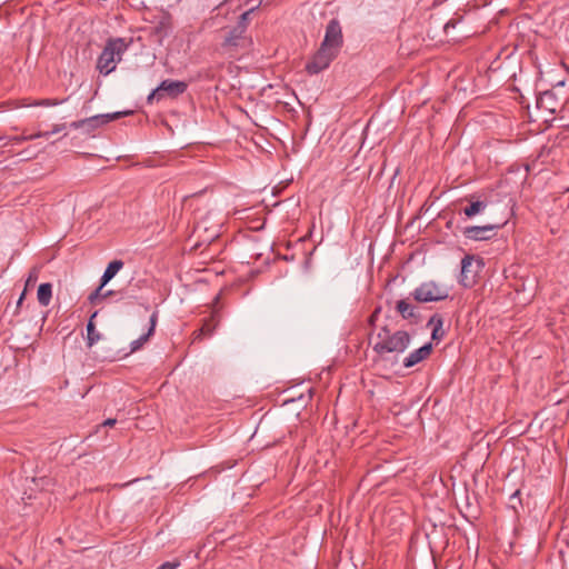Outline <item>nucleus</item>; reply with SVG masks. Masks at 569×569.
Wrapping results in <instances>:
<instances>
[{
    "instance_id": "obj_29",
    "label": "nucleus",
    "mask_w": 569,
    "mask_h": 569,
    "mask_svg": "<svg viewBox=\"0 0 569 569\" xmlns=\"http://www.w3.org/2000/svg\"><path fill=\"white\" fill-rule=\"evenodd\" d=\"M27 290H23L20 295L18 301H17V308H19L22 305L23 299L26 298Z\"/></svg>"
},
{
    "instance_id": "obj_27",
    "label": "nucleus",
    "mask_w": 569,
    "mask_h": 569,
    "mask_svg": "<svg viewBox=\"0 0 569 569\" xmlns=\"http://www.w3.org/2000/svg\"><path fill=\"white\" fill-rule=\"evenodd\" d=\"M381 312V307H377L373 312L371 313V316L369 317V325L372 327L375 326L376 321L378 320V317Z\"/></svg>"
},
{
    "instance_id": "obj_6",
    "label": "nucleus",
    "mask_w": 569,
    "mask_h": 569,
    "mask_svg": "<svg viewBox=\"0 0 569 569\" xmlns=\"http://www.w3.org/2000/svg\"><path fill=\"white\" fill-rule=\"evenodd\" d=\"M342 43L343 37L340 22L337 19H331L326 27V33L321 42V47L339 53Z\"/></svg>"
},
{
    "instance_id": "obj_11",
    "label": "nucleus",
    "mask_w": 569,
    "mask_h": 569,
    "mask_svg": "<svg viewBox=\"0 0 569 569\" xmlns=\"http://www.w3.org/2000/svg\"><path fill=\"white\" fill-rule=\"evenodd\" d=\"M157 320H158V312L154 311L151 317H150V327L148 329V331L146 333H143L142 336H140L138 339L133 340L131 343H130V352H136L138 351L139 349L142 348V346L150 339V337L153 335L154 332V329H156V325H157Z\"/></svg>"
},
{
    "instance_id": "obj_30",
    "label": "nucleus",
    "mask_w": 569,
    "mask_h": 569,
    "mask_svg": "<svg viewBox=\"0 0 569 569\" xmlns=\"http://www.w3.org/2000/svg\"><path fill=\"white\" fill-rule=\"evenodd\" d=\"M117 422L116 419H107L104 422H103V426H108V427H112L114 423Z\"/></svg>"
},
{
    "instance_id": "obj_10",
    "label": "nucleus",
    "mask_w": 569,
    "mask_h": 569,
    "mask_svg": "<svg viewBox=\"0 0 569 569\" xmlns=\"http://www.w3.org/2000/svg\"><path fill=\"white\" fill-rule=\"evenodd\" d=\"M431 350H432V345L426 343L422 347H420L419 349L410 352L403 359V367L411 368V367L418 365L419 362H421L422 360L427 359L430 356Z\"/></svg>"
},
{
    "instance_id": "obj_7",
    "label": "nucleus",
    "mask_w": 569,
    "mask_h": 569,
    "mask_svg": "<svg viewBox=\"0 0 569 569\" xmlns=\"http://www.w3.org/2000/svg\"><path fill=\"white\" fill-rule=\"evenodd\" d=\"M338 53L320 46L318 51L306 64L307 72L309 74H318L319 72L327 69L330 66V63L336 59Z\"/></svg>"
},
{
    "instance_id": "obj_31",
    "label": "nucleus",
    "mask_w": 569,
    "mask_h": 569,
    "mask_svg": "<svg viewBox=\"0 0 569 569\" xmlns=\"http://www.w3.org/2000/svg\"><path fill=\"white\" fill-rule=\"evenodd\" d=\"M110 295H112V291H111V290H110V291H107L106 293H103V298H104V297H108V296H110Z\"/></svg>"
},
{
    "instance_id": "obj_2",
    "label": "nucleus",
    "mask_w": 569,
    "mask_h": 569,
    "mask_svg": "<svg viewBox=\"0 0 569 569\" xmlns=\"http://www.w3.org/2000/svg\"><path fill=\"white\" fill-rule=\"evenodd\" d=\"M372 350L380 357L386 353H402L410 345L411 337L405 330L392 332L387 325L379 328Z\"/></svg>"
},
{
    "instance_id": "obj_9",
    "label": "nucleus",
    "mask_w": 569,
    "mask_h": 569,
    "mask_svg": "<svg viewBox=\"0 0 569 569\" xmlns=\"http://www.w3.org/2000/svg\"><path fill=\"white\" fill-rule=\"evenodd\" d=\"M502 224H485V226H471L466 227L463 230V236L467 239L473 241H486L490 240L495 234L496 230L499 229Z\"/></svg>"
},
{
    "instance_id": "obj_20",
    "label": "nucleus",
    "mask_w": 569,
    "mask_h": 569,
    "mask_svg": "<svg viewBox=\"0 0 569 569\" xmlns=\"http://www.w3.org/2000/svg\"><path fill=\"white\" fill-rule=\"evenodd\" d=\"M64 100H58V99H40L34 100L32 103H29L28 106H34V107H54L58 104H61Z\"/></svg>"
},
{
    "instance_id": "obj_18",
    "label": "nucleus",
    "mask_w": 569,
    "mask_h": 569,
    "mask_svg": "<svg viewBox=\"0 0 569 569\" xmlns=\"http://www.w3.org/2000/svg\"><path fill=\"white\" fill-rule=\"evenodd\" d=\"M219 320L213 315L210 319L206 320L202 327L200 328L197 338L199 337H210L216 330Z\"/></svg>"
},
{
    "instance_id": "obj_19",
    "label": "nucleus",
    "mask_w": 569,
    "mask_h": 569,
    "mask_svg": "<svg viewBox=\"0 0 569 569\" xmlns=\"http://www.w3.org/2000/svg\"><path fill=\"white\" fill-rule=\"evenodd\" d=\"M259 6H256V7H252L250 8L249 10L244 11L240 18H239V21L237 22V27H242L241 29L247 31L248 29V24H249V17L252 12H254L257 10Z\"/></svg>"
},
{
    "instance_id": "obj_17",
    "label": "nucleus",
    "mask_w": 569,
    "mask_h": 569,
    "mask_svg": "<svg viewBox=\"0 0 569 569\" xmlns=\"http://www.w3.org/2000/svg\"><path fill=\"white\" fill-rule=\"evenodd\" d=\"M487 208V202L481 200L471 201L469 206L463 208V213L468 218H472L479 213H482Z\"/></svg>"
},
{
    "instance_id": "obj_15",
    "label": "nucleus",
    "mask_w": 569,
    "mask_h": 569,
    "mask_svg": "<svg viewBox=\"0 0 569 569\" xmlns=\"http://www.w3.org/2000/svg\"><path fill=\"white\" fill-rule=\"evenodd\" d=\"M97 313V311L93 312L87 323V346L89 348H91L101 339V335L96 330V326L93 322V319L96 318Z\"/></svg>"
},
{
    "instance_id": "obj_5",
    "label": "nucleus",
    "mask_w": 569,
    "mask_h": 569,
    "mask_svg": "<svg viewBox=\"0 0 569 569\" xmlns=\"http://www.w3.org/2000/svg\"><path fill=\"white\" fill-rule=\"evenodd\" d=\"M130 113L131 111L96 114L82 120L73 121L70 123V127L73 129H83L89 133L112 120L119 119L120 117L128 116Z\"/></svg>"
},
{
    "instance_id": "obj_26",
    "label": "nucleus",
    "mask_w": 569,
    "mask_h": 569,
    "mask_svg": "<svg viewBox=\"0 0 569 569\" xmlns=\"http://www.w3.org/2000/svg\"><path fill=\"white\" fill-rule=\"evenodd\" d=\"M180 566V561H167L163 562L158 569H177Z\"/></svg>"
},
{
    "instance_id": "obj_12",
    "label": "nucleus",
    "mask_w": 569,
    "mask_h": 569,
    "mask_svg": "<svg viewBox=\"0 0 569 569\" xmlns=\"http://www.w3.org/2000/svg\"><path fill=\"white\" fill-rule=\"evenodd\" d=\"M396 310L406 320H413L415 323L419 320L417 307L409 303L406 299H401L396 303Z\"/></svg>"
},
{
    "instance_id": "obj_8",
    "label": "nucleus",
    "mask_w": 569,
    "mask_h": 569,
    "mask_svg": "<svg viewBox=\"0 0 569 569\" xmlns=\"http://www.w3.org/2000/svg\"><path fill=\"white\" fill-rule=\"evenodd\" d=\"M241 28L234 26L226 32L221 48L230 56H233L239 48H243L247 43V31Z\"/></svg>"
},
{
    "instance_id": "obj_24",
    "label": "nucleus",
    "mask_w": 569,
    "mask_h": 569,
    "mask_svg": "<svg viewBox=\"0 0 569 569\" xmlns=\"http://www.w3.org/2000/svg\"><path fill=\"white\" fill-rule=\"evenodd\" d=\"M473 258L471 256H466L461 260V274L465 278L466 273L470 270V266L472 264Z\"/></svg>"
},
{
    "instance_id": "obj_16",
    "label": "nucleus",
    "mask_w": 569,
    "mask_h": 569,
    "mask_svg": "<svg viewBox=\"0 0 569 569\" xmlns=\"http://www.w3.org/2000/svg\"><path fill=\"white\" fill-rule=\"evenodd\" d=\"M37 298L41 306H49L52 298V284L49 282L41 283L38 288Z\"/></svg>"
},
{
    "instance_id": "obj_1",
    "label": "nucleus",
    "mask_w": 569,
    "mask_h": 569,
    "mask_svg": "<svg viewBox=\"0 0 569 569\" xmlns=\"http://www.w3.org/2000/svg\"><path fill=\"white\" fill-rule=\"evenodd\" d=\"M132 42V38H109L97 59V70L103 76L113 72Z\"/></svg>"
},
{
    "instance_id": "obj_28",
    "label": "nucleus",
    "mask_w": 569,
    "mask_h": 569,
    "mask_svg": "<svg viewBox=\"0 0 569 569\" xmlns=\"http://www.w3.org/2000/svg\"><path fill=\"white\" fill-rule=\"evenodd\" d=\"M456 24H457V21H455V20H450V21H448V22L445 24V30H446V32L448 31V29H449V28H455V27H456Z\"/></svg>"
},
{
    "instance_id": "obj_13",
    "label": "nucleus",
    "mask_w": 569,
    "mask_h": 569,
    "mask_svg": "<svg viewBox=\"0 0 569 569\" xmlns=\"http://www.w3.org/2000/svg\"><path fill=\"white\" fill-rule=\"evenodd\" d=\"M428 326L432 327L431 338L433 340H441L445 336L443 327V318L436 313L433 315L429 321Z\"/></svg>"
},
{
    "instance_id": "obj_14",
    "label": "nucleus",
    "mask_w": 569,
    "mask_h": 569,
    "mask_svg": "<svg viewBox=\"0 0 569 569\" xmlns=\"http://www.w3.org/2000/svg\"><path fill=\"white\" fill-rule=\"evenodd\" d=\"M123 267L121 260L111 261L101 277V286H106Z\"/></svg>"
},
{
    "instance_id": "obj_22",
    "label": "nucleus",
    "mask_w": 569,
    "mask_h": 569,
    "mask_svg": "<svg viewBox=\"0 0 569 569\" xmlns=\"http://www.w3.org/2000/svg\"><path fill=\"white\" fill-rule=\"evenodd\" d=\"M39 278V269L37 267L32 268L28 274V278L26 280L24 290H28L29 288L33 287Z\"/></svg>"
},
{
    "instance_id": "obj_4",
    "label": "nucleus",
    "mask_w": 569,
    "mask_h": 569,
    "mask_svg": "<svg viewBox=\"0 0 569 569\" xmlns=\"http://www.w3.org/2000/svg\"><path fill=\"white\" fill-rule=\"evenodd\" d=\"M188 84L184 81L171 79L163 80L156 89L149 93L147 97V102L152 104L154 101L159 102L167 97L177 98L178 96L186 92Z\"/></svg>"
},
{
    "instance_id": "obj_3",
    "label": "nucleus",
    "mask_w": 569,
    "mask_h": 569,
    "mask_svg": "<svg viewBox=\"0 0 569 569\" xmlns=\"http://www.w3.org/2000/svg\"><path fill=\"white\" fill-rule=\"evenodd\" d=\"M411 296L418 302L442 301L449 297V289L430 280L417 287Z\"/></svg>"
},
{
    "instance_id": "obj_25",
    "label": "nucleus",
    "mask_w": 569,
    "mask_h": 569,
    "mask_svg": "<svg viewBox=\"0 0 569 569\" xmlns=\"http://www.w3.org/2000/svg\"><path fill=\"white\" fill-rule=\"evenodd\" d=\"M103 287L104 286L100 284L93 292L90 293V296L88 298L90 303H96L98 299L103 298V293H102Z\"/></svg>"
},
{
    "instance_id": "obj_21",
    "label": "nucleus",
    "mask_w": 569,
    "mask_h": 569,
    "mask_svg": "<svg viewBox=\"0 0 569 569\" xmlns=\"http://www.w3.org/2000/svg\"><path fill=\"white\" fill-rule=\"evenodd\" d=\"M64 124H54L51 131L47 132H38L32 136H30V139H37V138H48L51 134L58 133L64 129Z\"/></svg>"
},
{
    "instance_id": "obj_23",
    "label": "nucleus",
    "mask_w": 569,
    "mask_h": 569,
    "mask_svg": "<svg viewBox=\"0 0 569 569\" xmlns=\"http://www.w3.org/2000/svg\"><path fill=\"white\" fill-rule=\"evenodd\" d=\"M520 490H516L510 497H509V506L513 509V510H517V507L518 506H521V500H520Z\"/></svg>"
}]
</instances>
